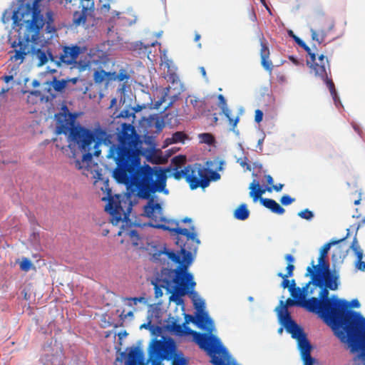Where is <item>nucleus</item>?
I'll return each instance as SVG.
<instances>
[{
	"label": "nucleus",
	"mask_w": 365,
	"mask_h": 365,
	"mask_svg": "<svg viewBox=\"0 0 365 365\" xmlns=\"http://www.w3.org/2000/svg\"><path fill=\"white\" fill-rule=\"evenodd\" d=\"M331 245L327 244L321 249L317 265L308 267V274L314 275V279L303 289L296 288L294 280L285 279L291 276L294 270L293 257L290 255L286 256L288 263L287 272L279 273L278 275L284 279L282 286L289 289L293 299H288L286 302L281 300L279 305L276 308V312L280 324L297 341L304 365L313 364V359L309 356L312 347L302 328L289 317L288 306H300L309 312L318 314L346 348L364 361L365 365V317L358 312L344 315V310L348 308H359L361 304L359 300L347 302L335 295L322 302L316 297L306 300L307 297L314 294L324 298L328 294L327 288L331 290H336L338 288L336 273H331L328 266L324 263V257Z\"/></svg>",
	"instance_id": "f257e3e1"
},
{
	"label": "nucleus",
	"mask_w": 365,
	"mask_h": 365,
	"mask_svg": "<svg viewBox=\"0 0 365 365\" xmlns=\"http://www.w3.org/2000/svg\"><path fill=\"white\" fill-rule=\"evenodd\" d=\"M183 255L176 256L174 252H168L170 269H164L153 281L157 298L163 295L161 288L170 294V301L180 307L185 323L178 324V319L170 317L164 321V309L162 312L160 327L172 334L180 336H190L200 348L207 352L214 365H239L230 355L215 332V323L207 312L205 311V302L197 292L193 290L196 283L193 275L187 267L193 262L196 250H189Z\"/></svg>",
	"instance_id": "f03ea898"
},
{
	"label": "nucleus",
	"mask_w": 365,
	"mask_h": 365,
	"mask_svg": "<svg viewBox=\"0 0 365 365\" xmlns=\"http://www.w3.org/2000/svg\"><path fill=\"white\" fill-rule=\"evenodd\" d=\"M109 158H113L117 164L113 176L115 180L126 185L130 194L111 196L108 179L98 176L94 185L103 201H107L106 210L111 215L113 224L127 219L131 211L130 194L146 198L155 192L165 190V180L170 170H163L160 168H152L148 165L139 167L140 153L130 152L121 148H111Z\"/></svg>",
	"instance_id": "7ed1b4c3"
},
{
	"label": "nucleus",
	"mask_w": 365,
	"mask_h": 365,
	"mask_svg": "<svg viewBox=\"0 0 365 365\" xmlns=\"http://www.w3.org/2000/svg\"><path fill=\"white\" fill-rule=\"evenodd\" d=\"M2 21L7 26L12 27L9 31L8 41L15 53L11 59L21 63L26 55L37 53L41 64H43L46 57L40 51L46 41L39 35V29L44 22L38 6L35 3L31 7L29 4L16 2L6 10Z\"/></svg>",
	"instance_id": "20e7f679"
},
{
	"label": "nucleus",
	"mask_w": 365,
	"mask_h": 365,
	"mask_svg": "<svg viewBox=\"0 0 365 365\" xmlns=\"http://www.w3.org/2000/svg\"><path fill=\"white\" fill-rule=\"evenodd\" d=\"M143 215L149 219V224L150 226L156 228L167 230L173 232L174 240L180 250L177 251H166L163 253L165 259L168 257V252H174L176 256L182 255V249L185 250V253L189 250H197V246L200 243L199 240L196 238V235L192 227L188 230L182 227L183 222H191V220L185 218L180 222L174 220H168L163 215L162 207L160 204L150 201L144 207Z\"/></svg>",
	"instance_id": "39448f33"
},
{
	"label": "nucleus",
	"mask_w": 365,
	"mask_h": 365,
	"mask_svg": "<svg viewBox=\"0 0 365 365\" xmlns=\"http://www.w3.org/2000/svg\"><path fill=\"white\" fill-rule=\"evenodd\" d=\"M162 312L158 306H148L147 322L140 325V328L149 329L156 339H153L148 346L149 361L152 365H161L164 359H170L173 355V365H187L186 360L175 354V346L173 341L163 335L165 331L161 324Z\"/></svg>",
	"instance_id": "423d86ee"
},
{
	"label": "nucleus",
	"mask_w": 365,
	"mask_h": 365,
	"mask_svg": "<svg viewBox=\"0 0 365 365\" xmlns=\"http://www.w3.org/2000/svg\"><path fill=\"white\" fill-rule=\"evenodd\" d=\"M105 133L101 131L91 132L84 128H76L69 136V147L76 152L82 153V163L77 162L76 167L79 169L88 166L92 156H98L100 148L106 144Z\"/></svg>",
	"instance_id": "0eeeda50"
},
{
	"label": "nucleus",
	"mask_w": 365,
	"mask_h": 365,
	"mask_svg": "<svg viewBox=\"0 0 365 365\" xmlns=\"http://www.w3.org/2000/svg\"><path fill=\"white\" fill-rule=\"evenodd\" d=\"M223 165L224 162L217 158L207 162L205 168L196 165L191 170L187 169L185 173L177 171L172 175L176 179L181 178L182 175H185L192 189L200 186L205 187L209 185L210 181L220 179V175L217 172L222 170Z\"/></svg>",
	"instance_id": "6e6552de"
},
{
	"label": "nucleus",
	"mask_w": 365,
	"mask_h": 365,
	"mask_svg": "<svg viewBox=\"0 0 365 365\" xmlns=\"http://www.w3.org/2000/svg\"><path fill=\"white\" fill-rule=\"evenodd\" d=\"M128 216L125 220H120L115 225H120V230L118 235L121 237L120 242L124 244L128 249H133L134 250H147L150 253H152L151 248L148 244L145 239H143L138 236V235L134 230H131L130 226V222H128Z\"/></svg>",
	"instance_id": "1a4fd4ad"
},
{
	"label": "nucleus",
	"mask_w": 365,
	"mask_h": 365,
	"mask_svg": "<svg viewBox=\"0 0 365 365\" xmlns=\"http://www.w3.org/2000/svg\"><path fill=\"white\" fill-rule=\"evenodd\" d=\"M309 53V58L307 60V66L311 68V72L315 76L324 77L326 75L327 58L323 56H319L317 58L310 50L307 51Z\"/></svg>",
	"instance_id": "9d476101"
},
{
	"label": "nucleus",
	"mask_w": 365,
	"mask_h": 365,
	"mask_svg": "<svg viewBox=\"0 0 365 365\" xmlns=\"http://www.w3.org/2000/svg\"><path fill=\"white\" fill-rule=\"evenodd\" d=\"M58 133H66L73 130V123L76 115L71 114L68 109H63V112L56 116Z\"/></svg>",
	"instance_id": "9b49d317"
},
{
	"label": "nucleus",
	"mask_w": 365,
	"mask_h": 365,
	"mask_svg": "<svg viewBox=\"0 0 365 365\" xmlns=\"http://www.w3.org/2000/svg\"><path fill=\"white\" fill-rule=\"evenodd\" d=\"M283 184H278L273 187H267L265 188H262L259 185V182L257 180H254L249 187L250 196L253 199L255 202H256L266 192H270L272 190L279 192L283 188Z\"/></svg>",
	"instance_id": "f8f14e48"
},
{
	"label": "nucleus",
	"mask_w": 365,
	"mask_h": 365,
	"mask_svg": "<svg viewBox=\"0 0 365 365\" xmlns=\"http://www.w3.org/2000/svg\"><path fill=\"white\" fill-rule=\"evenodd\" d=\"M128 359L126 365H147L148 361L143 359V351L139 348H133L129 350Z\"/></svg>",
	"instance_id": "ddd939ff"
},
{
	"label": "nucleus",
	"mask_w": 365,
	"mask_h": 365,
	"mask_svg": "<svg viewBox=\"0 0 365 365\" xmlns=\"http://www.w3.org/2000/svg\"><path fill=\"white\" fill-rule=\"evenodd\" d=\"M79 51L80 50L77 47L66 48L61 57L62 61L67 64L72 63L76 60Z\"/></svg>",
	"instance_id": "4468645a"
},
{
	"label": "nucleus",
	"mask_w": 365,
	"mask_h": 365,
	"mask_svg": "<svg viewBox=\"0 0 365 365\" xmlns=\"http://www.w3.org/2000/svg\"><path fill=\"white\" fill-rule=\"evenodd\" d=\"M86 6L87 8L83 9L82 12H76L73 16V21L76 24H83L86 21V17L88 14H90L91 8L93 6V3L90 1H86Z\"/></svg>",
	"instance_id": "2eb2a0df"
},
{
	"label": "nucleus",
	"mask_w": 365,
	"mask_h": 365,
	"mask_svg": "<svg viewBox=\"0 0 365 365\" xmlns=\"http://www.w3.org/2000/svg\"><path fill=\"white\" fill-rule=\"evenodd\" d=\"M260 201L264 207L271 210L275 213L281 215L284 212V209L273 200L262 198Z\"/></svg>",
	"instance_id": "dca6fc26"
},
{
	"label": "nucleus",
	"mask_w": 365,
	"mask_h": 365,
	"mask_svg": "<svg viewBox=\"0 0 365 365\" xmlns=\"http://www.w3.org/2000/svg\"><path fill=\"white\" fill-rule=\"evenodd\" d=\"M146 159L153 163H163L165 161V158L160 155V150H151L143 153Z\"/></svg>",
	"instance_id": "f3484780"
},
{
	"label": "nucleus",
	"mask_w": 365,
	"mask_h": 365,
	"mask_svg": "<svg viewBox=\"0 0 365 365\" xmlns=\"http://www.w3.org/2000/svg\"><path fill=\"white\" fill-rule=\"evenodd\" d=\"M187 138V135L183 133L177 132L174 133L172 137L165 139L164 147H167L172 143H184Z\"/></svg>",
	"instance_id": "a211bd4d"
},
{
	"label": "nucleus",
	"mask_w": 365,
	"mask_h": 365,
	"mask_svg": "<svg viewBox=\"0 0 365 365\" xmlns=\"http://www.w3.org/2000/svg\"><path fill=\"white\" fill-rule=\"evenodd\" d=\"M219 101H220L219 106L220 107L223 113L229 119L230 125H232L233 127L236 126V125L237 123V119H232L230 116V111H229L228 108H227L226 102H225L224 97L221 95L219 96Z\"/></svg>",
	"instance_id": "6ab92c4d"
},
{
	"label": "nucleus",
	"mask_w": 365,
	"mask_h": 365,
	"mask_svg": "<svg viewBox=\"0 0 365 365\" xmlns=\"http://www.w3.org/2000/svg\"><path fill=\"white\" fill-rule=\"evenodd\" d=\"M352 249L358 259V262L356 264L357 268L362 271H365V261L362 260L364 257L362 251L356 243L353 244Z\"/></svg>",
	"instance_id": "aec40b11"
},
{
	"label": "nucleus",
	"mask_w": 365,
	"mask_h": 365,
	"mask_svg": "<svg viewBox=\"0 0 365 365\" xmlns=\"http://www.w3.org/2000/svg\"><path fill=\"white\" fill-rule=\"evenodd\" d=\"M249 214H250V212L245 205H241L240 206H239L235 210V212H234V215H235V218L240 220H244L247 219L249 216Z\"/></svg>",
	"instance_id": "412c9836"
},
{
	"label": "nucleus",
	"mask_w": 365,
	"mask_h": 365,
	"mask_svg": "<svg viewBox=\"0 0 365 365\" xmlns=\"http://www.w3.org/2000/svg\"><path fill=\"white\" fill-rule=\"evenodd\" d=\"M269 52L268 48L262 46L261 50V56H262V66L267 70L271 68V62L268 60Z\"/></svg>",
	"instance_id": "4be33fe9"
},
{
	"label": "nucleus",
	"mask_w": 365,
	"mask_h": 365,
	"mask_svg": "<svg viewBox=\"0 0 365 365\" xmlns=\"http://www.w3.org/2000/svg\"><path fill=\"white\" fill-rule=\"evenodd\" d=\"M94 78L96 82L101 83L107 81L113 78V75L109 73H106L103 71H96L94 75Z\"/></svg>",
	"instance_id": "5701e85b"
},
{
	"label": "nucleus",
	"mask_w": 365,
	"mask_h": 365,
	"mask_svg": "<svg viewBox=\"0 0 365 365\" xmlns=\"http://www.w3.org/2000/svg\"><path fill=\"white\" fill-rule=\"evenodd\" d=\"M66 82L63 81H54L51 83H46V88L50 91L52 88L56 91L62 90L66 86Z\"/></svg>",
	"instance_id": "b1692460"
},
{
	"label": "nucleus",
	"mask_w": 365,
	"mask_h": 365,
	"mask_svg": "<svg viewBox=\"0 0 365 365\" xmlns=\"http://www.w3.org/2000/svg\"><path fill=\"white\" fill-rule=\"evenodd\" d=\"M127 301L128 304L131 307H138V304L147 306V300L143 297L129 298Z\"/></svg>",
	"instance_id": "393cba45"
},
{
	"label": "nucleus",
	"mask_w": 365,
	"mask_h": 365,
	"mask_svg": "<svg viewBox=\"0 0 365 365\" xmlns=\"http://www.w3.org/2000/svg\"><path fill=\"white\" fill-rule=\"evenodd\" d=\"M200 142L207 145H212L215 142L214 137L210 133H202L199 135Z\"/></svg>",
	"instance_id": "a878e982"
},
{
	"label": "nucleus",
	"mask_w": 365,
	"mask_h": 365,
	"mask_svg": "<svg viewBox=\"0 0 365 365\" xmlns=\"http://www.w3.org/2000/svg\"><path fill=\"white\" fill-rule=\"evenodd\" d=\"M20 268L24 271H29L33 269V264L28 259H22L19 261Z\"/></svg>",
	"instance_id": "bb28decb"
},
{
	"label": "nucleus",
	"mask_w": 365,
	"mask_h": 365,
	"mask_svg": "<svg viewBox=\"0 0 365 365\" xmlns=\"http://www.w3.org/2000/svg\"><path fill=\"white\" fill-rule=\"evenodd\" d=\"M185 161L186 157L184 155H178L173 159V163L177 167L181 166L185 163Z\"/></svg>",
	"instance_id": "cd10ccee"
},
{
	"label": "nucleus",
	"mask_w": 365,
	"mask_h": 365,
	"mask_svg": "<svg viewBox=\"0 0 365 365\" xmlns=\"http://www.w3.org/2000/svg\"><path fill=\"white\" fill-rule=\"evenodd\" d=\"M288 34L290 36H292L299 46L304 47L306 51H309V48L308 46H307L306 44L299 38H298L297 36H295L292 31L289 30L288 31Z\"/></svg>",
	"instance_id": "c85d7f7f"
},
{
	"label": "nucleus",
	"mask_w": 365,
	"mask_h": 365,
	"mask_svg": "<svg viewBox=\"0 0 365 365\" xmlns=\"http://www.w3.org/2000/svg\"><path fill=\"white\" fill-rule=\"evenodd\" d=\"M102 12L108 11L111 0H99Z\"/></svg>",
	"instance_id": "c756f323"
},
{
	"label": "nucleus",
	"mask_w": 365,
	"mask_h": 365,
	"mask_svg": "<svg viewBox=\"0 0 365 365\" xmlns=\"http://www.w3.org/2000/svg\"><path fill=\"white\" fill-rule=\"evenodd\" d=\"M299 216L302 218L309 220L313 217V214L308 210H305L299 212Z\"/></svg>",
	"instance_id": "7c9ffc66"
},
{
	"label": "nucleus",
	"mask_w": 365,
	"mask_h": 365,
	"mask_svg": "<svg viewBox=\"0 0 365 365\" xmlns=\"http://www.w3.org/2000/svg\"><path fill=\"white\" fill-rule=\"evenodd\" d=\"M294 201L293 198L289 197V195H284L281 198V202L284 205H288L292 203Z\"/></svg>",
	"instance_id": "2f4dec72"
},
{
	"label": "nucleus",
	"mask_w": 365,
	"mask_h": 365,
	"mask_svg": "<svg viewBox=\"0 0 365 365\" xmlns=\"http://www.w3.org/2000/svg\"><path fill=\"white\" fill-rule=\"evenodd\" d=\"M263 118V113L260 110L255 111V120L257 123H260Z\"/></svg>",
	"instance_id": "473e14b6"
},
{
	"label": "nucleus",
	"mask_w": 365,
	"mask_h": 365,
	"mask_svg": "<svg viewBox=\"0 0 365 365\" xmlns=\"http://www.w3.org/2000/svg\"><path fill=\"white\" fill-rule=\"evenodd\" d=\"M327 86H328V87H329V88L330 90V92H331V95L333 96V98L336 101V93H335V91L334 90V85H333V83L329 81H327Z\"/></svg>",
	"instance_id": "72a5a7b5"
},
{
	"label": "nucleus",
	"mask_w": 365,
	"mask_h": 365,
	"mask_svg": "<svg viewBox=\"0 0 365 365\" xmlns=\"http://www.w3.org/2000/svg\"><path fill=\"white\" fill-rule=\"evenodd\" d=\"M264 180L267 185H272V187L274 186L273 185L274 180H273V178L270 175H265Z\"/></svg>",
	"instance_id": "f704fd0d"
},
{
	"label": "nucleus",
	"mask_w": 365,
	"mask_h": 365,
	"mask_svg": "<svg viewBox=\"0 0 365 365\" xmlns=\"http://www.w3.org/2000/svg\"><path fill=\"white\" fill-rule=\"evenodd\" d=\"M237 162L240 164V165H241L242 167H243V168H244V167H245V166H246V168H247V170H251L250 166V165H247V163L246 159H245V160H240V159H239V160H237Z\"/></svg>",
	"instance_id": "c9c22d12"
},
{
	"label": "nucleus",
	"mask_w": 365,
	"mask_h": 365,
	"mask_svg": "<svg viewBox=\"0 0 365 365\" xmlns=\"http://www.w3.org/2000/svg\"><path fill=\"white\" fill-rule=\"evenodd\" d=\"M109 230L106 227H103L102 228V230H101V235H103V236H106L108 233H109Z\"/></svg>",
	"instance_id": "e433bc0d"
},
{
	"label": "nucleus",
	"mask_w": 365,
	"mask_h": 365,
	"mask_svg": "<svg viewBox=\"0 0 365 365\" xmlns=\"http://www.w3.org/2000/svg\"><path fill=\"white\" fill-rule=\"evenodd\" d=\"M312 33L313 40L319 41L317 33L314 31H312Z\"/></svg>",
	"instance_id": "4c0bfd02"
},
{
	"label": "nucleus",
	"mask_w": 365,
	"mask_h": 365,
	"mask_svg": "<svg viewBox=\"0 0 365 365\" xmlns=\"http://www.w3.org/2000/svg\"><path fill=\"white\" fill-rule=\"evenodd\" d=\"M12 79V76H6L4 77V81L6 83H9Z\"/></svg>",
	"instance_id": "58836bf2"
},
{
	"label": "nucleus",
	"mask_w": 365,
	"mask_h": 365,
	"mask_svg": "<svg viewBox=\"0 0 365 365\" xmlns=\"http://www.w3.org/2000/svg\"><path fill=\"white\" fill-rule=\"evenodd\" d=\"M340 252H341L340 250H339V248H337V249H336V252L334 254L333 257H336V255L337 254L340 253Z\"/></svg>",
	"instance_id": "ea45409f"
},
{
	"label": "nucleus",
	"mask_w": 365,
	"mask_h": 365,
	"mask_svg": "<svg viewBox=\"0 0 365 365\" xmlns=\"http://www.w3.org/2000/svg\"><path fill=\"white\" fill-rule=\"evenodd\" d=\"M290 59L294 63L297 64V61L295 58H294L293 57H290Z\"/></svg>",
	"instance_id": "a19ab883"
},
{
	"label": "nucleus",
	"mask_w": 365,
	"mask_h": 365,
	"mask_svg": "<svg viewBox=\"0 0 365 365\" xmlns=\"http://www.w3.org/2000/svg\"><path fill=\"white\" fill-rule=\"evenodd\" d=\"M201 73L204 76H205V71L203 68H201Z\"/></svg>",
	"instance_id": "79ce46f5"
},
{
	"label": "nucleus",
	"mask_w": 365,
	"mask_h": 365,
	"mask_svg": "<svg viewBox=\"0 0 365 365\" xmlns=\"http://www.w3.org/2000/svg\"><path fill=\"white\" fill-rule=\"evenodd\" d=\"M114 14H115V15H116V16H118V13H117L116 11H113V12H112V17H113V16H114Z\"/></svg>",
	"instance_id": "37998d69"
},
{
	"label": "nucleus",
	"mask_w": 365,
	"mask_h": 365,
	"mask_svg": "<svg viewBox=\"0 0 365 365\" xmlns=\"http://www.w3.org/2000/svg\"><path fill=\"white\" fill-rule=\"evenodd\" d=\"M86 67V66H79L80 69H85V68Z\"/></svg>",
	"instance_id": "c03bdc74"
},
{
	"label": "nucleus",
	"mask_w": 365,
	"mask_h": 365,
	"mask_svg": "<svg viewBox=\"0 0 365 365\" xmlns=\"http://www.w3.org/2000/svg\"><path fill=\"white\" fill-rule=\"evenodd\" d=\"M199 38H200V36L199 35H196L195 40L197 41V40H199Z\"/></svg>",
	"instance_id": "a18cd8bd"
},
{
	"label": "nucleus",
	"mask_w": 365,
	"mask_h": 365,
	"mask_svg": "<svg viewBox=\"0 0 365 365\" xmlns=\"http://www.w3.org/2000/svg\"><path fill=\"white\" fill-rule=\"evenodd\" d=\"M282 331H283L282 328H280V329H279V334H282Z\"/></svg>",
	"instance_id": "49530a36"
},
{
	"label": "nucleus",
	"mask_w": 365,
	"mask_h": 365,
	"mask_svg": "<svg viewBox=\"0 0 365 365\" xmlns=\"http://www.w3.org/2000/svg\"><path fill=\"white\" fill-rule=\"evenodd\" d=\"M161 103H162V102L159 103V102L158 101V102H157V105H156V106H157V107H158V106H159L161 104Z\"/></svg>",
	"instance_id": "de8ad7c7"
},
{
	"label": "nucleus",
	"mask_w": 365,
	"mask_h": 365,
	"mask_svg": "<svg viewBox=\"0 0 365 365\" xmlns=\"http://www.w3.org/2000/svg\"><path fill=\"white\" fill-rule=\"evenodd\" d=\"M34 85L36 86L38 85V83L36 81H34Z\"/></svg>",
	"instance_id": "09e8293b"
},
{
	"label": "nucleus",
	"mask_w": 365,
	"mask_h": 365,
	"mask_svg": "<svg viewBox=\"0 0 365 365\" xmlns=\"http://www.w3.org/2000/svg\"><path fill=\"white\" fill-rule=\"evenodd\" d=\"M128 315H129V316H132V315H133V314H132V312H128Z\"/></svg>",
	"instance_id": "8fccbe9b"
},
{
	"label": "nucleus",
	"mask_w": 365,
	"mask_h": 365,
	"mask_svg": "<svg viewBox=\"0 0 365 365\" xmlns=\"http://www.w3.org/2000/svg\"><path fill=\"white\" fill-rule=\"evenodd\" d=\"M115 102V100H113L112 101V104H114Z\"/></svg>",
	"instance_id": "3c124183"
},
{
	"label": "nucleus",
	"mask_w": 365,
	"mask_h": 365,
	"mask_svg": "<svg viewBox=\"0 0 365 365\" xmlns=\"http://www.w3.org/2000/svg\"><path fill=\"white\" fill-rule=\"evenodd\" d=\"M263 2V0H261Z\"/></svg>",
	"instance_id": "603ef678"
}]
</instances>
